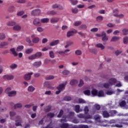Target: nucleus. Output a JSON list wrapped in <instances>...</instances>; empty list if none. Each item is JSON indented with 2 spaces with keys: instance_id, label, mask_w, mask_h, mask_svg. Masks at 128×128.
I'll list each match as a JSON object with an SVG mask.
<instances>
[{
  "instance_id": "f257e3e1",
  "label": "nucleus",
  "mask_w": 128,
  "mask_h": 128,
  "mask_svg": "<svg viewBox=\"0 0 128 128\" xmlns=\"http://www.w3.org/2000/svg\"><path fill=\"white\" fill-rule=\"evenodd\" d=\"M116 82V80L114 78H110L108 82L103 84V87L105 88H110V86H114Z\"/></svg>"
},
{
  "instance_id": "f03ea898",
  "label": "nucleus",
  "mask_w": 128,
  "mask_h": 128,
  "mask_svg": "<svg viewBox=\"0 0 128 128\" xmlns=\"http://www.w3.org/2000/svg\"><path fill=\"white\" fill-rule=\"evenodd\" d=\"M68 84V82L66 81L60 84L58 86L56 87V90H58L56 92V94H60L64 90V88H66V86Z\"/></svg>"
},
{
  "instance_id": "7ed1b4c3",
  "label": "nucleus",
  "mask_w": 128,
  "mask_h": 128,
  "mask_svg": "<svg viewBox=\"0 0 128 128\" xmlns=\"http://www.w3.org/2000/svg\"><path fill=\"white\" fill-rule=\"evenodd\" d=\"M12 90V88L10 87H8L6 90V93L8 94V96H14L16 94V91H10Z\"/></svg>"
},
{
  "instance_id": "20e7f679",
  "label": "nucleus",
  "mask_w": 128,
  "mask_h": 128,
  "mask_svg": "<svg viewBox=\"0 0 128 128\" xmlns=\"http://www.w3.org/2000/svg\"><path fill=\"white\" fill-rule=\"evenodd\" d=\"M99 110H100V106L98 104H96L92 110L90 112L91 114H94L98 112Z\"/></svg>"
},
{
  "instance_id": "39448f33",
  "label": "nucleus",
  "mask_w": 128,
  "mask_h": 128,
  "mask_svg": "<svg viewBox=\"0 0 128 128\" xmlns=\"http://www.w3.org/2000/svg\"><path fill=\"white\" fill-rule=\"evenodd\" d=\"M60 128H78V126L76 125L69 124L68 123H64L60 125Z\"/></svg>"
},
{
  "instance_id": "423d86ee",
  "label": "nucleus",
  "mask_w": 128,
  "mask_h": 128,
  "mask_svg": "<svg viewBox=\"0 0 128 128\" xmlns=\"http://www.w3.org/2000/svg\"><path fill=\"white\" fill-rule=\"evenodd\" d=\"M14 75H9L8 74H4L2 76V78L4 80H14Z\"/></svg>"
},
{
  "instance_id": "0eeeda50",
  "label": "nucleus",
  "mask_w": 128,
  "mask_h": 128,
  "mask_svg": "<svg viewBox=\"0 0 128 128\" xmlns=\"http://www.w3.org/2000/svg\"><path fill=\"white\" fill-rule=\"evenodd\" d=\"M32 72L26 74L24 75V78L25 80H30V78H32Z\"/></svg>"
},
{
  "instance_id": "6e6552de",
  "label": "nucleus",
  "mask_w": 128,
  "mask_h": 128,
  "mask_svg": "<svg viewBox=\"0 0 128 128\" xmlns=\"http://www.w3.org/2000/svg\"><path fill=\"white\" fill-rule=\"evenodd\" d=\"M78 32V30H73L70 31H68L67 32V37L70 38V36H72L74 34H76Z\"/></svg>"
},
{
  "instance_id": "1a4fd4ad",
  "label": "nucleus",
  "mask_w": 128,
  "mask_h": 128,
  "mask_svg": "<svg viewBox=\"0 0 128 128\" xmlns=\"http://www.w3.org/2000/svg\"><path fill=\"white\" fill-rule=\"evenodd\" d=\"M102 42H106L108 40V36H106V34L104 32H102Z\"/></svg>"
},
{
  "instance_id": "9d476101",
  "label": "nucleus",
  "mask_w": 128,
  "mask_h": 128,
  "mask_svg": "<svg viewBox=\"0 0 128 128\" xmlns=\"http://www.w3.org/2000/svg\"><path fill=\"white\" fill-rule=\"evenodd\" d=\"M96 47L98 48H100L102 50H104L106 48V46H104L102 43H98L96 44Z\"/></svg>"
},
{
  "instance_id": "9b49d317",
  "label": "nucleus",
  "mask_w": 128,
  "mask_h": 128,
  "mask_svg": "<svg viewBox=\"0 0 128 128\" xmlns=\"http://www.w3.org/2000/svg\"><path fill=\"white\" fill-rule=\"evenodd\" d=\"M60 44V40H54L50 42V46H54Z\"/></svg>"
},
{
  "instance_id": "f8f14e48",
  "label": "nucleus",
  "mask_w": 128,
  "mask_h": 128,
  "mask_svg": "<svg viewBox=\"0 0 128 128\" xmlns=\"http://www.w3.org/2000/svg\"><path fill=\"white\" fill-rule=\"evenodd\" d=\"M91 93H92V95L93 96H98V90H96V88H92L91 91Z\"/></svg>"
},
{
  "instance_id": "ddd939ff",
  "label": "nucleus",
  "mask_w": 128,
  "mask_h": 128,
  "mask_svg": "<svg viewBox=\"0 0 128 128\" xmlns=\"http://www.w3.org/2000/svg\"><path fill=\"white\" fill-rule=\"evenodd\" d=\"M74 110L78 114V112H82V109H80V105H76L74 106Z\"/></svg>"
},
{
  "instance_id": "4468645a",
  "label": "nucleus",
  "mask_w": 128,
  "mask_h": 128,
  "mask_svg": "<svg viewBox=\"0 0 128 128\" xmlns=\"http://www.w3.org/2000/svg\"><path fill=\"white\" fill-rule=\"evenodd\" d=\"M92 118V116L90 114H85V120L86 122H88V120H90Z\"/></svg>"
},
{
  "instance_id": "2eb2a0df",
  "label": "nucleus",
  "mask_w": 128,
  "mask_h": 128,
  "mask_svg": "<svg viewBox=\"0 0 128 128\" xmlns=\"http://www.w3.org/2000/svg\"><path fill=\"white\" fill-rule=\"evenodd\" d=\"M98 98H103L104 96H106V94L102 90L98 91Z\"/></svg>"
},
{
  "instance_id": "dca6fc26",
  "label": "nucleus",
  "mask_w": 128,
  "mask_h": 128,
  "mask_svg": "<svg viewBox=\"0 0 128 128\" xmlns=\"http://www.w3.org/2000/svg\"><path fill=\"white\" fill-rule=\"evenodd\" d=\"M32 66L34 68H40L42 66V62L40 61L34 62L33 63Z\"/></svg>"
},
{
  "instance_id": "f3484780",
  "label": "nucleus",
  "mask_w": 128,
  "mask_h": 128,
  "mask_svg": "<svg viewBox=\"0 0 128 128\" xmlns=\"http://www.w3.org/2000/svg\"><path fill=\"white\" fill-rule=\"evenodd\" d=\"M16 24V22L14 20H11V21H8V22H7L6 23V25L8 26H15Z\"/></svg>"
},
{
  "instance_id": "a211bd4d",
  "label": "nucleus",
  "mask_w": 128,
  "mask_h": 128,
  "mask_svg": "<svg viewBox=\"0 0 128 128\" xmlns=\"http://www.w3.org/2000/svg\"><path fill=\"white\" fill-rule=\"evenodd\" d=\"M33 24L34 26H40V20L38 18L34 20Z\"/></svg>"
},
{
  "instance_id": "6ab92c4d",
  "label": "nucleus",
  "mask_w": 128,
  "mask_h": 128,
  "mask_svg": "<svg viewBox=\"0 0 128 128\" xmlns=\"http://www.w3.org/2000/svg\"><path fill=\"white\" fill-rule=\"evenodd\" d=\"M40 39L38 37H35L32 38V42L33 44H38L40 42Z\"/></svg>"
},
{
  "instance_id": "aec40b11",
  "label": "nucleus",
  "mask_w": 128,
  "mask_h": 128,
  "mask_svg": "<svg viewBox=\"0 0 128 128\" xmlns=\"http://www.w3.org/2000/svg\"><path fill=\"white\" fill-rule=\"evenodd\" d=\"M75 102L76 104H86V102L82 98L78 99Z\"/></svg>"
},
{
  "instance_id": "412c9836",
  "label": "nucleus",
  "mask_w": 128,
  "mask_h": 128,
  "mask_svg": "<svg viewBox=\"0 0 128 128\" xmlns=\"http://www.w3.org/2000/svg\"><path fill=\"white\" fill-rule=\"evenodd\" d=\"M34 90H36V88L32 86H30L28 88V91L29 92H33Z\"/></svg>"
},
{
  "instance_id": "4be33fe9",
  "label": "nucleus",
  "mask_w": 128,
  "mask_h": 128,
  "mask_svg": "<svg viewBox=\"0 0 128 128\" xmlns=\"http://www.w3.org/2000/svg\"><path fill=\"white\" fill-rule=\"evenodd\" d=\"M14 30H16V32H19L22 30V27L20 25H15L13 27Z\"/></svg>"
},
{
  "instance_id": "5701e85b",
  "label": "nucleus",
  "mask_w": 128,
  "mask_h": 128,
  "mask_svg": "<svg viewBox=\"0 0 128 128\" xmlns=\"http://www.w3.org/2000/svg\"><path fill=\"white\" fill-rule=\"evenodd\" d=\"M113 16H115V18H124V14H114Z\"/></svg>"
},
{
  "instance_id": "b1692460",
  "label": "nucleus",
  "mask_w": 128,
  "mask_h": 128,
  "mask_svg": "<svg viewBox=\"0 0 128 128\" xmlns=\"http://www.w3.org/2000/svg\"><path fill=\"white\" fill-rule=\"evenodd\" d=\"M10 52L14 56H18V53H16V49L14 48H12L10 50Z\"/></svg>"
},
{
  "instance_id": "393cba45",
  "label": "nucleus",
  "mask_w": 128,
  "mask_h": 128,
  "mask_svg": "<svg viewBox=\"0 0 128 128\" xmlns=\"http://www.w3.org/2000/svg\"><path fill=\"white\" fill-rule=\"evenodd\" d=\"M78 81L76 80H72L70 82V86H76V84H78Z\"/></svg>"
},
{
  "instance_id": "a878e982",
  "label": "nucleus",
  "mask_w": 128,
  "mask_h": 128,
  "mask_svg": "<svg viewBox=\"0 0 128 128\" xmlns=\"http://www.w3.org/2000/svg\"><path fill=\"white\" fill-rule=\"evenodd\" d=\"M102 114L104 118H110V115L108 112L106 111V110H104L102 112Z\"/></svg>"
},
{
  "instance_id": "bb28decb",
  "label": "nucleus",
  "mask_w": 128,
  "mask_h": 128,
  "mask_svg": "<svg viewBox=\"0 0 128 128\" xmlns=\"http://www.w3.org/2000/svg\"><path fill=\"white\" fill-rule=\"evenodd\" d=\"M24 46L22 45H20L17 46L16 48V52H22L24 50Z\"/></svg>"
},
{
  "instance_id": "cd10ccee",
  "label": "nucleus",
  "mask_w": 128,
  "mask_h": 128,
  "mask_svg": "<svg viewBox=\"0 0 128 128\" xmlns=\"http://www.w3.org/2000/svg\"><path fill=\"white\" fill-rule=\"evenodd\" d=\"M40 22L42 24H46V22H50V19L48 18H43L40 20Z\"/></svg>"
},
{
  "instance_id": "c85d7f7f",
  "label": "nucleus",
  "mask_w": 128,
  "mask_h": 128,
  "mask_svg": "<svg viewBox=\"0 0 128 128\" xmlns=\"http://www.w3.org/2000/svg\"><path fill=\"white\" fill-rule=\"evenodd\" d=\"M49 56L51 58H56V56H54V52L53 50H50L49 52Z\"/></svg>"
},
{
  "instance_id": "c756f323",
  "label": "nucleus",
  "mask_w": 128,
  "mask_h": 128,
  "mask_svg": "<svg viewBox=\"0 0 128 128\" xmlns=\"http://www.w3.org/2000/svg\"><path fill=\"white\" fill-rule=\"evenodd\" d=\"M34 52V49L32 48H30L26 49L25 51V53L27 54H32Z\"/></svg>"
},
{
  "instance_id": "7c9ffc66",
  "label": "nucleus",
  "mask_w": 128,
  "mask_h": 128,
  "mask_svg": "<svg viewBox=\"0 0 128 128\" xmlns=\"http://www.w3.org/2000/svg\"><path fill=\"white\" fill-rule=\"evenodd\" d=\"M22 108V104L20 103H18L14 105V108Z\"/></svg>"
},
{
  "instance_id": "2f4dec72",
  "label": "nucleus",
  "mask_w": 128,
  "mask_h": 128,
  "mask_svg": "<svg viewBox=\"0 0 128 128\" xmlns=\"http://www.w3.org/2000/svg\"><path fill=\"white\" fill-rule=\"evenodd\" d=\"M10 68H11V70H16V68H18V64H11L10 66Z\"/></svg>"
},
{
  "instance_id": "473e14b6",
  "label": "nucleus",
  "mask_w": 128,
  "mask_h": 128,
  "mask_svg": "<svg viewBox=\"0 0 128 128\" xmlns=\"http://www.w3.org/2000/svg\"><path fill=\"white\" fill-rule=\"evenodd\" d=\"M36 57L35 54H31L28 56V60H36Z\"/></svg>"
},
{
  "instance_id": "72a5a7b5",
  "label": "nucleus",
  "mask_w": 128,
  "mask_h": 128,
  "mask_svg": "<svg viewBox=\"0 0 128 128\" xmlns=\"http://www.w3.org/2000/svg\"><path fill=\"white\" fill-rule=\"evenodd\" d=\"M41 12V11L40 10H33L32 12V14H40Z\"/></svg>"
},
{
  "instance_id": "f704fd0d",
  "label": "nucleus",
  "mask_w": 128,
  "mask_h": 128,
  "mask_svg": "<svg viewBox=\"0 0 128 128\" xmlns=\"http://www.w3.org/2000/svg\"><path fill=\"white\" fill-rule=\"evenodd\" d=\"M34 54L36 58H40L42 56V52H37Z\"/></svg>"
},
{
  "instance_id": "c9c22d12",
  "label": "nucleus",
  "mask_w": 128,
  "mask_h": 128,
  "mask_svg": "<svg viewBox=\"0 0 128 128\" xmlns=\"http://www.w3.org/2000/svg\"><path fill=\"white\" fill-rule=\"evenodd\" d=\"M59 19L58 18H52L50 20V22H52V24H56V22H58Z\"/></svg>"
},
{
  "instance_id": "e433bc0d",
  "label": "nucleus",
  "mask_w": 128,
  "mask_h": 128,
  "mask_svg": "<svg viewBox=\"0 0 128 128\" xmlns=\"http://www.w3.org/2000/svg\"><path fill=\"white\" fill-rule=\"evenodd\" d=\"M82 50H77L75 51V54L76 56H82Z\"/></svg>"
},
{
  "instance_id": "4c0bfd02",
  "label": "nucleus",
  "mask_w": 128,
  "mask_h": 128,
  "mask_svg": "<svg viewBox=\"0 0 128 128\" xmlns=\"http://www.w3.org/2000/svg\"><path fill=\"white\" fill-rule=\"evenodd\" d=\"M120 40V38L116 36H114L112 37V38L110 40V42H116V40Z\"/></svg>"
},
{
  "instance_id": "58836bf2",
  "label": "nucleus",
  "mask_w": 128,
  "mask_h": 128,
  "mask_svg": "<svg viewBox=\"0 0 128 128\" xmlns=\"http://www.w3.org/2000/svg\"><path fill=\"white\" fill-rule=\"evenodd\" d=\"M54 79V76L52 75H50L46 78V80H51Z\"/></svg>"
},
{
  "instance_id": "ea45409f",
  "label": "nucleus",
  "mask_w": 128,
  "mask_h": 128,
  "mask_svg": "<svg viewBox=\"0 0 128 128\" xmlns=\"http://www.w3.org/2000/svg\"><path fill=\"white\" fill-rule=\"evenodd\" d=\"M83 92L85 96H90V90H84Z\"/></svg>"
},
{
  "instance_id": "a19ab883",
  "label": "nucleus",
  "mask_w": 128,
  "mask_h": 128,
  "mask_svg": "<svg viewBox=\"0 0 128 128\" xmlns=\"http://www.w3.org/2000/svg\"><path fill=\"white\" fill-rule=\"evenodd\" d=\"M86 26L84 24L82 25L79 27V30H86Z\"/></svg>"
},
{
  "instance_id": "79ce46f5",
  "label": "nucleus",
  "mask_w": 128,
  "mask_h": 128,
  "mask_svg": "<svg viewBox=\"0 0 128 128\" xmlns=\"http://www.w3.org/2000/svg\"><path fill=\"white\" fill-rule=\"evenodd\" d=\"M72 12L73 14H78V10L76 8H72Z\"/></svg>"
},
{
  "instance_id": "37998d69",
  "label": "nucleus",
  "mask_w": 128,
  "mask_h": 128,
  "mask_svg": "<svg viewBox=\"0 0 128 128\" xmlns=\"http://www.w3.org/2000/svg\"><path fill=\"white\" fill-rule=\"evenodd\" d=\"M22 122L21 120H16V126H22Z\"/></svg>"
},
{
  "instance_id": "c03bdc74",
  "label": "nucleus",
  "mask_w": 128,
  "mask_h": 128,
  "mask_svg": "<svg viewBox=\"0 0 128 128\" xmlns=\"http://www.w3.org/2000/svg\"><path fill=\"white\" fill-rule=\"evenodd\" d=\"M126 101L124 100H122L120 103V106H121L122 108V107L126 108Z\"/></svg>"
},
{
  "instance_id": "a18cd8bd",
  "label": "nucleus",
  "mask_w": 128,
  "mask_h": 128,
  "mask_svg": "<svg viewBox=\"0 0 128 128\" xmlns=\"http://www.w3.org/2000/svg\"><path fill=\"white\" fill-rule=\"evenodd\" d=\"M84 112L85 114H86L88 113V112H90V110H88V106H85L84 108Z\"/></svg>"
},
{
  "instance_id": "49530a36",
  "label": "nucleus",
  "mask_w": 128,
  "mask_h": 128,
  "mask_svg": "<svg viewBox=\"0 0 128 128\" xmlns=\"http://www.w3.org/2000/svg\"><path fill=\"white\" fill-rule=\"evenodd\" d=\"M26 42H28V44H29L30 46H32V40H30V38L28 37L26 38Z\"/></svg>"
},
{
  "instance_id": "de8ad7c7",
  "label": "nucleus",
  "mask_w": 128,
  "mask_h": 128,
  "mask_svg": "<svg viewBox=\"0 0 128 128\" xmlns=\"http://www.w3.org/2000/svg\"><path fill=\"white\" fill-rule=\"evenodd\" d=\"M77 116H78L79 118H84L85 119L86 115H84V114H80L77 115Z\"/></svg>"
},
{
  "instance_id": "09e8293b",
  "label": "nucleus",
  "mask_w": 128,
  "mask_h": 128,
  "mask_svg": "<svg viewBox=\"0 0 128 128\" xmlns=\"http://www.w3.org/2000/svg\"><path fill=\"white\" fill-rule=\"evenodd\" d=\"M70 73V72L68 70H64L62 72V74H64V76H68Z\"/></svg>"
},
{
  "instance_id": "8fccbe9b",
  "label": "nucleus",
  "mask_w": 128,
  "mask_h": 128,
  "mask_svg": "<svg viewBox=\"0 0 128 128\" xmlns=\"http://www.w3.org/2000/svg\"><path fill=\"white\" fill-rule=\"evenodd\" d=\"M84 80H80V82H79V84H78V86L80 88H82V86H84Z\"/></svg>"
},
{
  "instance_id": "3c124183",
  "label": "nucleus",
  "mask_w": 128,
  "mask_h": 128,
  "mask_svg": "<svg viewBox=\"0 0 128 128\" xmlns=\"http://www.w3.org/2000/svg\"><path fill=\"white\" fill-rule=\"evenodd\" d=\"M114 94V92L112 90H108L106 92V94H108V96H112V94Z\"/></svg>"
},
{
  "instance_id": "603ef678",
  "label": "nucleus",
  "mask_w": 128,
  "mask_h": 128,
  "mask_svg": "<svg viewBox=\"0 0 128 128\" xmlns=\"http://www.w3.org/2000/svg\"><path fill=\"white\" fill-rule=\"evenodd\" d=\"M96 20L98 22H102L104 20V17L102 16H98L96 18Z\"/></svg>"
},
{
  "instance_id": "864d4df0",
  "label": "nucleus",
  "mask_w": 128,
  "mask_h": 128,
  "mask_svg": "<svg viewBox=\"0 0 128 128\" xmlns=\"http://www.w3.org/2000/svg\"><path fill=\"white\" fill-rule=\"evenodd\" d=\"M6 38V34L4 33H0V40H2Z\"/></svg>"
},
{
  "instance_id": "5fc2aeb1",
  "label": "nucleus",
  "mask_w": 128,
  "mask_h": 128,
  "mask_svg": "<svg viewBox=\"0 0 128 128\" xmlns=\"http://www.w3.org/2000/svg\"><path fill=\"white\" fill-rule=\"evenodd\" d=\"M64 100L66 102H70V100H72V98L70 96H66L64 98Z\"/></svg>"
},
{
  "instance_id": "6e6d98bb",
  "label": "nucleus",
  "mask_w": 128,
  "mask_h": 128,
  "mask_svg": "<svg viewBox=\"0 0 128 128\" xmlns=\"http://www.w3.org/2000/svg\"><path fill=\"white\" fill-rule=\"evenodd\" d=\"M36 30L38 32H44V28H42V27H38L36 28Z\"/></svg>"
},
{
  "instance_id": "4d7b16f0",
  "label": "nucleus",
  "mask_w": 128,
  "mask_h": 128,
  "mask_svg": "<svg viewBox=\"0 0 128 128\" xmlns=\"http://www.w3.org/2000/svg\"><path fill=\"white\" fill-rule=\"evenodd\" d=\"M78 0H72L71 1V4L72 6H76V4H78Z\"/></svg>"
},
{
  "instance_id": "13d9d810",
  "label": "nucleus",
  "mask_w": 128,
  "mask_h": 128,
  "mask_svg": "<svg viewBox=\"0 0 128 128\" xmlns=\"http://www.w3.org/2000/svg\"><path fill=\"white\" fill-rule=\"evenodd\" d=\"M86 5L84 4H79L77 6L78 8H84Z\"/></svg>"
},
{
  "instance_id": "bf43d9fd",
  "label": "nucleus",
  "mask_w": 128,
  "mask_h": 128,
  "mask_svg": "<svg viewBox=\"0 0 128 128\" xmlns=\"http://www.w3.org/2000/svg\"><path fill=\"white\" fill-rule=\"evenodd\" d=\"M82 24V22L80 21H76L74 23V26H78Z\"/></svg>"
},
{
  "instance_id": "052dcab7",
  "label": "nucleus",
  "mask_w": 128,
  "mask_h": 128,
  "mask_svg": "<svg viewBox=\"0 0 128 128\" xmlns=\"http://www.w3.org/2000/svg\"><path fill=\"white\" fill-rule=\"evenodd\" d=\"M54 113H48L47 115V118H54Z\"/></svg>"
},
{
  "instance_id": "680f3d73",
  "label": "nucleus",
  "mask_w": 128,
  "mask_h": 128,
  "mask_svg": "<svg viewBox=\"0 0 128 128\" xmlns=\"http://www.w3.org/2000/svg\"><path fill=\"white\" fill-rule=\"evenodd\" d=\"M122 32H123V34L124 36H126V34H128V29H124L122 30Z\"/></svg>"
},
{
  "instance_id": "e2e57ef3",
  "label": "nucleus",
  "mask_w": 128,
  "mask_h": 128,
  "mask_svg": "<svg viewBox=\"0 0 128 128\" xmlns=\"http://www.w3.org/2000/svg\"><path fill=\"white\" fill-rule=\"evenodd\" d=\"M68 119L67 117H64L61 120V122H68Z\"/></svg>"
},
{
  "instance_id": "0e129e2a",
  "label": "nucleus",
  "mask_w": 128,
  "mask_h": 128,
  "mask_svg": "<svg viewBox=\"0 0 128 128\" xmlns=\"http://www.w3.org/2000/svg\"><path fill=\"white\" fill-rule=\"evenodd\" d=\"M50 108H52V106H48L44 109V112H50Z\"/></svg>"
},
{
  "instance_id": "69168bd1",
  "label": "nucleus",
  "mask_w": 128,
  "mask_h": 128,
  "mask_svg": "<svg viewBox=\"0 0 128 128\" xmlns=\"http://www.w3.org/2000/svg\"><path fill=\"white\" fill-rule=\"evenodd\" d=\"M48 14H56V12L54 11H48L47 12Z\"/></svg>"
},
{
  "instance_id": "338daca9",
  "label": "nucleus",
  "mask_w": 128,
  "mask_h": 128,
  "mask_svg": "<svg viewBox=\"0 0 128 128\" xmlns=\"http://www.w3.org/2000/svg\"><path fill=\"white\" fill-rule=\"evenodd\" d=\"M79 128H90V126H88V125L81 124L79 126Z\"/></svg>"
},
{
  "instance_id": "774afa93",
  "label": "nucleus",
  "mask_w": 128,
  "mask_h": 128,
  "mask_svg": "<svg viewBox=\"0 0 128 128\" xmlns=\"http://www.w3.org/2000/svg\"><path fill=\"white\" fill-rule=\"evenodd\" d=\"M128 37L126 36L124 38V44H128Z\"/></svg>"
}]
</instances>
